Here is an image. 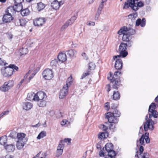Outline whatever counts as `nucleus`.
Listing matches in <instances>:
<instances>
[{
    "instance_id": "obj_1",
    "label": "nucleus",
    "mask_w": 158,
    "mask_h": 158,
    "mask_svg": "<svg viewBox=\"0 0 158 158\" xmlns=\"http://www.w3.org/2000/svg\"><path fill=\"white\" fill-rule=\"evenodd\" d=\"M135 33V31L131 28L127 27H122L118 31V34L119 35H123L122 38L123 41L128 42V46H130L133 41L131 40L132 35Z\"/></svg>"
},
{
    "instance_id": "obj_2",
    "label": "nucleus",
    "mask_w": 158,
    "mask_h": 158,
    "mask_svg": "<svg viewBox=\"0 0 158 158\" xmlns=\"http://www.w3.org/2000/svg\"><path fill=\"white\" fill-rule=\"evenodd\" d=\"M138 0H128L127 2L124 3L123 8H127L130 6L134 10L136 11L138 9V8L143 6L144 4L142 2H139L137 3L135 2L138 1Z\"/></svg>"
},
{
    "instance_id": "obj_3",
    "label": "nucleus",
    "mask_w": 158,
    "mask_h": 158,
    "mask_svg": "<svg viewBox=\"0 0 158 158\" xmlns=\"http://www.w3.org/2000/svg\"><path fill=\"white\" fill-rule=\"evenodd\" d=\"M145 122L143 123V128L145 131H147L148 130L152 131L154 129V125L157 123L156 120L153 121L152 118H148V115L145 117Z\"/></svg>"
},
{
    "instance_id": "obj_4",
    "label": "nucleus",
    "mask_w": 158,
    "mask_h": 158,
    "mask_svg": "<svg viewBox=\"0 0 158 158\" xmlns=\"http://www.w3.org/2000/svg\"><path fill=\"white\" fill-rule=\"evenodd\" d=\"M72 78L71 77H69L67 81L66 85H64L60 90L59 95L60 98H63L67 94L68 87L70 86L71 83H72Z\"/></svg>"
},
{
    "instance_id": "obj_5",
    "label": "nucleus",
    "mask_w": 158,
    "mask_h": 158,
    "mask_svg": "<svg viewBox=\"0 0 158 158\" xmlns=\"http://www.w3.org/2000/svg\"><path fill=\"white\" fill-rule=\"evenodd\" d=\"M127 42V43H122L119 46L118 51L119 55L118 56L123 57H126L128 54V52L126 51L127 47H131L132 44H131V46H128V42Z\"/></svg>"
},
{
    "instance_id": "obj_6",
    "label": "nucleus",
    "mask_w": 158,
    "mask_h": 158,
    "mask_svg": "<svg viewBox=\"0 0 158 158\" xmlns=\"http://www.w3.org/2000/svg\"><path fill=\"white\" fill-rule=\"evenodd\" d=\"M121 57L120 56H115L113 57V59L115 61V67L117 69H120L123 67V63Z\"/></svg>"
},
{
    "instance_id": "obj_7",
    "label": "nucleus",
    "mask_w": 158,
    "mask_h": 158,
    "mask_svg": "<svg viewBox=\"0 0 158 158\" xmlns=\"http://www.w3.org/2000/svg\"><path fill=\"white\" fill-rule=\"evenodd\" d=\"M14 83V81L12 80L6 82L0 88V89L2 91H6L13 86Z\"/></svg>"
},
{
    "instance_id": "obj_8",
    "label": "nucleus",
    "mask_w": 158,
    "mask_h": 158,
    "mask_svg": "<svg viewBox=\"0 0 158 158\" xmlns=\"http://www.w3.org/2000/svg\"><path fill=\"white\" fill-rule=\"evenodd\" d=\"M43 77L46 80H49L53 77L52 71L49 69H46L44 70L42 73Z\"/></svg>"
},
{
    "instance_id": "obj_9",
    "label": "nucleus",
    "mask_w": 158,
    "mask_h": 158,
    "mask_svg": "<svg viewBox=\"0 0 158 158\" xmlns=\"http://www.w3.org/2000/svg\"><path fill=\"white\" fill-rule=\"evenodd\" d=\"M108 78L109 79L110 82L114 83L113 85V87L114 89H117L118 86L120 85V81L119 77H112L110 76V77H108Z\"/></svg>"
},
{
    "instance_id": "obj_10",
    "label": "nucleus",
    "mask_w": 158,
    "mask_h": 158,
    "mask_svg": "<svg viewBox=\"0 0 158 158\" xmlns=\"http://www.w3.org/2000/svg\"><path fill=\"white\" fill-rule=\"evenodd\" d=\"M2 74L5 77L11 76L13 74V70L10 68V67L4 68L1 69Z\"/></svg>"
},
{
    "instance_id": "obj_11",
    "label": "nucleus",
    "mask_w": 158,
    "mask_h": 158,
    "mask_svg": "<svg viewBox=\"0 0 158 158\" xmlns=\"http://www.w3.org/2000/svg\"><path fill=\"white\" fill-rule=\"evenodd\" d=\"M64 2V0H54L51 3V6L54 9H58Z\"/></svg>"
},
{
    "instance_id": "obj_12",
    "label": "nucleus",
    "mask_w": 158,
    "mask_h": 158,
    "mask_svg": "<svg viewBox=\"0 0 158 158\" xmlns=\"http://www.w3.org/2000/svg\"><path fill=\"white\" fill-rule=\"evenodd\" d=\"M46 21V19L44 18H39L35 19L33 23L35 26H40L44 24Z\"/></svg>"
},
{
    "instance_id": "obj_13",
    "label": "nucleus",
    "mask_w": 158,
    "mask_h": 158,
    "mask_svg": "<svg viewBox=\"0 0 158 158\" xmlns=\"http://www.w3.org/2000/svg\"><path fill=\"white\" fill-rule=\"evenodd\" d=\"M77 18V15H74L70 19L68 20L62 26L61 28V30H63L66 28L69 25L72 24L76 19Z\"/></svg>"
},
{
    "instance_id": "obj_14",
    "label": "nucleus",
    "mask_w": 158,
    "mask_h": 158,
    "mask_svg": "<svg viewBox=\"0 0 158 158\" xmlns=\"http://www.w3.org/2000/svg\"><path fill=\"white\" fill-rule=\"evenodd\" d=\"M77 18V15H74L70 19L68 20L62 26L61 28V30H63L66 28L69 25L72 24L76 19Z\"/></svg>"
},
{
    "instance_id": "obj_15",
    "label": "nucleus",
    "mask_w": 158,
    "mask_h": 158,
    "mask_svg": "<svg viewBox=\"0 0 158 158\" xmlns=\"http://www.w3.org/2000/svg\"><path fill=\"white\" fill-rule=\"evenodd\" d=\"M110 112L107 113L106 115V118L108 119L110 123H118V119L117 117L112 116L110 114Z\"/></svg>"
},
{
    "instance_id": "obj_16",
    "label": "nucleus",
    "mask_w": 158,
    "mask_h": 158,
    "mask_svg": "<svg viewBox=\"0 0 158 158\" xmlns=\"http://www.w3.org/2000/svg\"><path fill=\"white\" fill-rule=\"evenodd\" d=\"M6 13L4 14L2 20L5 23L10 22L13 20V18L12 16L11 13H9L6 11Z\"/></svg>"
},
{
    "instance_id": "obj_17",
    "label": "nucleus",
    "mask_w": 158,
    "mask_h": 158,
    "mask_svg": "<svg viewBox=\"0 0 158 158\" xmlns=\"http://www.w3.org/2000/svg\"><path fill=\"white\" fill-rule=\"evenodd\" d=\"M35 101L43 99H46L47 98L46 94L43 92L37 93L35 96Z\"/></svg>"
},
{
    "instance_id": "obj_18",
    "label": "nucleus",
    "mask_w": 158,
    "mask_h": 158,
    "mask_svg": "<svg viewBox=\"0 0 158 158\" xmlns=\"http://www.w3.org/2000/svg\"><path fill=\"white\" fill-rule=\"evenodd\" d=\"M26 135L23 133H17V137L20 141H22L24 143H26L27 141V139L25 138Z\"/></svg>"
},
{
    "instance_id": "obj_19",
    "label": "nucleus",
    "mask_w": 158,
    "mask_h": 158,
    "mask_svg": "<svg viewBox=\"0 0 158 158\" xmlns=\"http://www.w3.org/2000/svg\"><path fill=\"white\" fill-rule=\"evenodd\" d=\"M58 59L59 61L62 63L67 60V57L65 53L61 52L59 53L58 56Z\"/></svg>"
},
{
    "instance_id": "obj_20",
    "label": "nucleus",
    "mask_w": 158,
    "mask_h": 158,
    "mask_svg": "<svg viewBox=\"0 0 158 158\" xmlns=\"http://www.w3.org/2000/svg\"><path fill=\"white\" fill-rule=\"evenodd\" d=\"M148 114L149 115L148 118H151L152 117L155 118H158V112L156 110H148Z\"/></svg>"
},
{
    "instance_id": "obj_21",
    "label": "nucleus",
    "mask_w": 158,
    "mask_h": 158,
    "mask_svg": "<svg viewBox=\"0 0 158 158\" xmlns=\"http://www.w3.org/2000/svg\"><path fill=\"white\" fill-rule=\"evenodd\" d=\"M146 20L144 18L142 19V20L140 19H138L136 22V26H139L140 25L141 27H143L145 25Z\"/></svg>"
},
{
    "instance_id": "obj_22",
    "label": "nucleus",
    "mask_w": 158,
    "mask_h": 158,
    "mask_svg": "<svg viewBox=\"0 0 158 158\" xmlns=\"http://www.w3.org/2000/svg\"><path fill=\"white\" fill-rule=\"evenodd\" d=\"M23 106L24 109L27 110L32 108L33 104L30 102H25L23 103Z\"/></svg>"
},
{
    "instance_id": "obj_23",
    "label": "nucleus",
    "mask_w": 158,
    "mask_h": 158,
    "mask_svg": "<svg viewBox=\"0 0 158 158\" xmlns=\"http://www.w3.org/2000/svg\"><path fill=\"white\" fill-rule=\"evenodd\" d=\"M4 147L5 149L9 152H13L15 149V145L12 144L5 146Z\"/></svg>"
},
{
    "instance_id": "obj_24",
    "label": "nucleus",
    "mask_w": 158,
    "mask_h": 158,
    "mask_svg": "<svg viewBox=\"0 0 158 158\" xmlns=\"http://www.w3.org/2000/svg\"><path fill=\"white\" fill-rule=\"evenodd\" d=\"M108 133L107 132H99L98 135V138L100 139H102L107 137Z\"/></svg>"
},
{
    "instance_id": "obj_25",
    "label": "nucleus",
    "mask_w": 158,
    "mask_h": 158,
    "mask_svg": "<svg viewBox=\"0 0 158 158\" xmlns=\"http://www.w3.org/2000/svg\"><path fill=\"white\" fill-rule=\"evenodd\" d=\"M30 13V11L28 8H26L22 9L21 11V14L23 16H26L29 15Z\"/></svg>"
},
{
    "instance_id": "obj_26",
    "label": "nucleus",
    "mask_w": 158,
    "mask_h": 158,
    "mask_svg": "<svg viewBox=\"0 0 158 158\" xmlns=\"http://www.w3.org/2000/svg\"><path fill=\"white\" fill-rule=\"evenodd\" d=\"M77 53V51L75 50L71 49L68 51L67 55L71 58L74 57L76 56Z\"/></svg>"
},
{
    "instance_id": "obj_27",
    "label": "nucleus",
    "mask_w": 158,
    "mask_h": 158,
    "mask_svg": "<svg viewBox=\"0 0 158 158\" xmlns=\"http://www.w3.org/2000/svg\"><path fill=\"white\" fill-rule=\"evenodd\" d=\"M35 96L36 94H35L33 93H29L27 94V98L28 100L29 101L33 100L34 101H35Z\"/></svg>"
},
{
    "instance_id": "obj_28",
    "label": "nucleus",
    "mask_w": 158,
    "mask_h": 158,
    "mask_svg": "<svg viewBox=\"0 0 158 158\" xmlns=\"http://www.w3.org/2000/svg\"><path fill=\"white\" fill-rule=\"evenodd\" d=\"M17 25L21 26H25L27 23L26 20L24 19H21L17 20L16 21Z\"/></svg>"
},
{
    "instance_id": "obj_29",
    "label": "nucleus",
    "mask_w": 158,
    "mask_h": 158,
    "mask_svg": "<svg viewBox=\"0 0 158 158\" xmlns=\"http://www.w3.org/2000/svg\"><path fill=\"white\" fill-rule=\"evenodd\" d=\"M106 151L108 152L113 149V145L111 143H107L105 147Z\"/></svg>"
},
{
    "instance_id": "obj_30",
    "label": "nucleus",
    "mask_w": 158,
    "mask_h": 158,
    "mask_svg": "<svg viewBox=\"0 0 158 158\" xmlns=\"http://www.w3.org/2000/svg\"><path fill=\"white\" fill-rule=\"evenodd\" d=\"M149 154L147 152H144V153H140L139 155L136 154L135 155V157L136 156L138 158H149Z\"/></svg>"
},
{
    "instance_id": "obj_31",
    "label": "nucleus",
    "mask_w": 158,
    "mask_h": 158,
    "mask_svg": "<svg viewBox=\"0 0 158 158\" xmlns=\"http://www.w3.org/2000/svg\"><path fill=\"white\" fill-rule=\"evenodd\" d=\"M45 6V4L41 2H40L37 4L36 8L37 10L39 11H40L43 10Z\"/></svg>"
},
{
    "instance_id": "obj_32",
    "label": "nucleus",
    "mask_w": 158,
    "mask_h": 158,
    "mask_svg": "<svg viewBox=\"0 0 158 158\" xmlns=\"http://www.w3.org/2000/svg\"><path fill=\"white\" fill-rule=\"evenodd\" d=\"M26 143H24L22 141H20L18 140L16 144V146L17 149H20L23 148L25 144Z\"/></svg>"
},
{
    "instance_id": "obj_33",
    "label": "nucleus",
    "mask_w": 158,
    "mask_h": 158,
    "mask_svg": "<svg viewBox=\"0 0 158 158\" xmlns=\"http://www.w3.org/2000/svg\"><path fill=\"white\" fill-rule=\"evenodd\" d=\"M46 99H43L40 100H37L38 101V105L41 107H44L46 106Z\"/></svg>"
},
{
    "instance_id": "obj_34",
    "label": "nucleus",
    "mask_w": 158,
    "mask_h": 158,
    "mask_svg": "<svg viewBox=\"0 0 158 158\" xmlns=\"http://www.w3.org/2000/svg\"><path fill=\"white\" fill-rule=\"evenodd\" d=\"M14 7L16 12L21 11L23 9L22 4L15 3V5L14 6Z\"/></svg>"
},
{
    "instance_id": "obj_35",
    "label": "nucleus",
    "mask_w": 158,
    "mask_h": 158,
    "mask_svg": "<svg viewBox=\"0 0 158 158\" xmlns=\"http://www.w3.org/2000/svg\"><path fill=\"white\" fill-rule=\"evenodd\" d=\"M19 53L21 56L27 54L28 52V49L27 48H22L19 49Z\"/></svg>"
},
{
    "instance_id": "obj_36",
    "label": "nucleus",
    "mask_w": 158,
    "mask_h": 158,
    "mask_svg": "<svg viewBox=\"0 0 158 158\" xmlns=\"http://www.w3.org/2000/svg\"><path fill=\"white\" fill-rule=\"evenodd\" d=\"M113 96V98L114 100H118L120 98V94L118 91H114Z\"/></svg>"
},
{
    "instance_id": "obj_37",
    "label": "nucleus",
    "mask_w": 158,
    "mask_h": 158,
    "mask_svg": "<svg viewBox=\"0 0 158 158\" xmlns=\"http://www.w3.org/2000/svg\"><path fill=\"white\" fill-rule=\"evenodd\" d=\"M7 12L11 13H12V14H14L16 13L15 10L14 6H9L7 9L6 11Z\"/></svg>"
},
{
    "instance_id": "obj_38",
    "label": "nucleus",
    "mask_w": 158,
    "mask_h": 158,
    "mask_svg": "<svg viewBox=\"0 0 158 158\" xmlns=\"http://www.w3.org/2000/svg\"><path fill=\"white\" fill-rule=\"evenodd\" d=\"M7 142L6 137L2 136L0 138V144L2 145H5Z\"/></svg>"
},
{
    "instance_id": "obj_39",
    "label": "nucleus",
    "mask_w": 158,
    "mask_h": 158,
    "mask_svg": "<svg viewBox=\"0 0 158 158\" xmlns=\"http://www.w3.org/2000/svg\"><path fill=\"white\" fill-rule=\"evenodd\" d=\"M64 146V141L62 140H61L59 144L57 147V149L63 150Z\"/></svg>"
},
{
    "instance_id": "obj_40",
    "label": "nucleus",
    "mask_w": 158,
    "mask_h": 158,
    "mask_svg": "<svg viewBox=\"0 0 158 158\" xmlns=\"http://www.w3.org/2000/svg\"><path fill=\"white\" fill-rule=\"evenodd\" d=\"M110 113V115L117 118L119 117L120 115V113L117 110H115L113 113Z\"/></svg>"
},
{
    "instance_id": "obj_41",
    "label": "nucleus",
    "mask_w": 158,
    "mask_h": 158,
    "mask_svg": "<svg viewBox=\"0 0 158 158\" xmlns=\"http://www.w3.org/2000/svg\"><path fill=\"white\" fill-rule=\"evenodd\" d=\"M46 132L44 131H41L38 135L37 138L38 139H40L46 136Z\"/></svg>"
},
{
    "instance_id": "obj_42",
    "label": "nucleus",
    "mask_w": 158,
    "mask_h": 158,
    "mask_svg": "<svg viewBox=\"0 0 158 158\" xmlns=\"http://www.w3.org/2000/svg\"><path fill=\"white\" fill-rule=\"evenodd\" d=\"M96 65L93 62H89L88 64L89 69L90 70H93L94 69Z\"/></svg>"
},
{
    "instance_id": "obj_43",
    "label": "nucleus",
    "mask_w": 158,
    "mask_h": 158,
    "mask_svg": "<svg viewBox=\"0 0 158 158\" xmlns=\"http://www.w3.org/2000/svg\"><path fill=\"white\" fill-rule=\"evenodd\" d=\"M57 61L56 59L52 60L50 63V65L53 68H55L57 64Z\"/></svg>"
},
{
    "instance_id": "obj_44",
    "label": "nucleus",
    "mask_w": 158,
    "mask_h": 158,
    "mask_svg": "<svg viewBox=\"0 0 158 158\" xmlns=\"http://www.w3.org/2000/svg\"><path fill=\"white\" fill-rule=\"evenodd\" d=\"M91 73V72L90 70H88L87 71H86L85 73H84L82 75L81 79H83V78H85L86 76H88L90 75Z\"/></svg>"
},
{
    "instance_id": "obj_45",
    "label": "nucleus",
    "mask_w": 158,
    "mask_h": 158,
    "mask_svg": "<svg viewBox=\"0 0 158 158\" xmlns=\"http://www.w3.org/2000/svg\"><path fill=\"white\" fill-rule=\"evenodd\" d=\"M156 108V104L154 103H152L149 106L148 110H156L155 109Z\"/></svg>"
},
{
    "instance_id": "obj_46",
    "label": "nucleus",
    "mask_w": 158,
    "mask_h": 158,
    "mask_svg": "<svg viewBox=\"0 0 158 158\" xmlns=\"http://www.w3.org/2000/svg\"><path fill=\"white\" fill-rule=\"evenodd\" d=\"M9 137L13 139H15L17 136V134L15 131L11 132L9 135Z\"/></svg>"
},
{
    "instance_id": "obj_47",
    "label": "nucleus",
    "mask_w": 158,
    "mask_h": 158,
    "mask_svg": "<svg viewBox=\"0 0 158 158\" xmlns=\"http://www.w3.org/2000/svg\"><path fill=\"white\" fill-rule=\"evenodd\" d=\"M108 155L111 157L112 158L116 156L115 152L113 149L108 152Z\"/></svg>"
},
{
    "instance_id": "obj_48",
    "label": "nucleus",
    "mask_w": 158,
    "mask_h": 158,
    "mask_svg": "<svg viewBox=\"0 0 158 158\" xmlns=\"http://www.w3.org/2000/svg\"><path fill=\"white\" fill-rule=\"evenodd\" d=\"M63 152V150L57 149L56 152V156L58 157L61 155Z\"/></svg>"
},
{
    "instance_id": "obj_49",
    "label": "nucleus",
    "mask_w": 158,
    "mask_h": 158,
    "mask_svg": "<svg viewBox=\"0 0 158 158\" xmlns=\"http://www.w3.org/2000/svg\"><path fill=\"white\" fill-rule=\"evenodd\" d=\"M9 67L10 69H13V72L15 70L18 71L19 69L18 67L14 64H10L9 65Z\"/></svg>"
},
{
    "instance_id": "obj_50",
    "label": "nucleus",
    "mask_w": 158,
    "mask_h": 158,
    "mask_svg": "<svg viewBox=\"0 0 158 158\" xmlns=\"http://www.w3.org/2000/svg\"><path fill=\"white\" fill-rule=\"evenodd\" d=\"M99 128L103 131H106L108 128V127L104 124H101L99 125Z\"/></svg>"
},
{
    "instance_id": "obj_51",
    "label": "nucleus",
    "mask_w": 158,
    "mask_h": 158,
    "mask_svg": "<svg viewBox=\"0 0 158 158\" xmlns=\"http://www.w3.org/2000/svg\"><path fill=\"white\" fill-rule=\"evenodd\" d=\"M145 137H144V135L143 134L141 136V137L140 138L139 141V143L141 145H144V139H145Z\"/></svg>"
},
{
    "instance_id": "obj_52",
    "label": "nucleus",
    "mask_w": 158,
    "mask_h": 158,
    "mask_svg": "<svg viewBox=\"0 0 158 158\" xmlns=\"http://www.w3.org/2000/svg\"><path fill=\"white\" fill-rule=\"evenodd\" d=\"M101 11L97 10L96 14L95 15V19L96 20H97L101 14Z\"/></svg>"
},
{
    "instance_id": "obj_53",
    "label": "nucleus",
    "mask_w": 158,
    "mask_h": 158,
    "mask_svg": "<svg viewBox=\"0 0 158 158\" xmlns=\"http://www.w3.org/2000/svg\"><path fill=\"white\" fill-rule=\"evenodd\" d=\"M137 16V13H135L133 15H130L128 16L129 18H135Z\"/></svg>"
},
{
    "instance_id": "obj_54",
    "label": "nucleus",
    "mask_w": 158,
    "mask_h": 158,
    "mask_svg": "<svg viewBox=\"0 0 158 158\" xmlns=\"http://www.w3.org/2000/svg\"><path fill=\"white\" fill-rule=\"evenodd\" d=\"M35 71H34L33 73L29 77L27 82H30V81L33 78V77L35 75V74L36 73V72H35Z\"/></svg>"
},
{
    "instance_id": "obj_55",
    "label": "nucleus",
    "mask_w": 158,
    "mask_h": 158,
    "mask_svg": "<svg viewBox=\"0 0 158 158\" xmlns=\"http://www.w3.org/2000/svg\"><path fill=\"white\" fill-rule=\"evenodd\" d=\"M109 127L110 129V130H112V131H114V129L115 127V125L112 124V123H110Z\"/></svg>"
},
{
    "instance_id": "obj_56",
    "label": "nucleus",
    "mask_w": 158,
    "mask_h": 158,
    "mask_svg": "<svg viewBox=\"0 0 158 158\" xmlns=\"http://www.w3.org/2000/svg\"><path fill=\"white\" fill-rule=\"evenodd\" d=\"M9 113V111L8 110H6L2 112L0 114V119L4 115H7Z\"/></svg>"
},
{
    "instance_id": "obj_57",
    "label": "nucleus",
    "mask_w": 158,
    "mask_h": 158,
    "mask_svg": "<svg viewBox=\"0 0 158 158\" xmlns=\"http://www.w3.org/2000/svg\"><path fill=\"white\" fill-rule=\"evenodd\" d=\"M7 63L5 62V60H3L2 59L0 58V65H6Z\"/></svg>"
},
{
    "instance_id": "obj_58",
    "label": "nucleus",
    "mask_w": 158,
    "mask_h": 158,
    "mask_svg": "<svg viewBox=\"0 0 158 158\" xmlns=\"http://www.w3.org/2000/svg\"><path fill=\"white\" fill-rule=\"evenodd\" d=\"M87 25L90 26H94L95 25V23L94 22H91L90 21L88 22L87 23Z\"/></svg>"
},
{
    "instance_id": "obj_59",
    "label": "nucleus",
    "mask_w": 158,
    "mask_h": 158,
    "mask_svg": "<svg viewBox=\"0 0 158 158\" xmlns=\"http://www.w3.org/2000/svg\"><path fill=\"white\" fill-rule=\"evenodd\" d=\"M120 72H119L118 71H116L114 73V75L113 77H119L118 76V73H119V75H120Z\"/></svg>"
},
{
    "instance_id": "obj_60",
    "label": "nucleus",
    "mask_w": 158,
    "mask_h": 158,
    "mask_svg": "<svg viewBox=\"0 0 158 158\" xmlns=\"http://www.w3.org/2000/svg\"><path fill=\"white\" fill-rule=\"evenodd\" d=\"M63 141H64V144L65 142H68L69 143H71V139L69 138H66L64 139Z\"/></svg>"
},
{
    "instance_id": "obj_61",
    "label": "nucleus",
    "mask_w": 158,
    "mask_h": 158,
    "mask_svg": "<svg viewBox=\"0 0 158 158\" xmlns=\"http://www.w3.org/2000/svg\"><path fill=\"white\" fill-rule=\"evenodd\" d=\"M15 3L18 4H22V3L23 1L24 0H14Z\"/></svg>"
},
{
    "instance_id": "obj_62",
    "label": "nucleus",
    "mask_w": 158,
    "mask_h": 158,
    "mask_svg": "<svg viewBox=\"0 0 158 158\" xmlns=\"http://www.w3.org/2000/svg\"><path fill=\"white\" fill-rule=\"evenodd\" d=\"M82 56L83 57L84 59L85 60H87L88 59V56L86 55V53L85 52L82 53L81 54Z\"/></svg>"
},
{
    "instance_id": "obj_63",
    "label": "nucleus",
    "mask_w": 158,
    "mask_h": 158,
    "mask_svg": "<svg viewBox=\"0 0 158 158\" xmlns=\"http://www.w3.org/2000/svg\"><path fill=\"white\" fill-rule=\"evenodd\" d=\"M31 72H32V71L31 70H30L28 71V72L26 74L25 76H24V78L25 79H26L28 77V76L29 75V74L31 73Z\"/></svg>"
},
{
    "instance_id": "obj_64",
    "label": "nucleus",
    "mask_w": 158,
    "mask_h": 158,
    "mask_svg": "<svg viewBox=\"0 0 158 158\" xmlns=\"http://www.w3.org/2000/svg\"><path fill=\"white\" fill-rule=\"evenodd\" d=\"M143 151L144 148L142 146H140L139 149L140 154L143 153Z\"/></svg>"
}]
</instances>
